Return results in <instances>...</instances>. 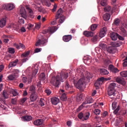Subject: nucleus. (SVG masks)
I'll use <instances>...</instances> for the list:
<instances>
[{"mask_svg":"<svg viewBox=\"0 0 127 127\" xmlns=\"http://www.w3.org/2000/svg\"><path fill=\"white\" fill-rule=\"evenodd\" d=\"M114 24L115 25H116L117 26H118L120 25V20L119 18H116L114 20Z\"/></svg>","mask_w":127,"mask_h":127,"instance_id":"36","label":"nucleus"},{"mask_svg":"<svg viewBox=\"0 0 127 127\" xmlns=\"http://www.w3.org/2000/svg\"><path fill=\"white\" fill-rule=\"evenodd\" d=\"M107 51L109 53L114 54L115 53V48L114 46H110L107 49Z\"/></svg>","mask_w":127,"mask_h":127,"instance_id":"20","label":"nucleus"},{"mask_svg":"<svg viewBox=\"0 0 127 127\" xmlns=\"http://www.w3.org/2000/svg\"><path fill=\"white\" fill-rule=\"evenodd\" d=\"M100 73L101 75H107L109 74V72L106 69L101 68L100 69Z\"/></svg>","mask_w":127,"mask_h":127,"instance_id":"25","label":"nucleus"},{"mask_svg":"<svg viewBox=\"0 0 127 127\" xmlns=\"http://www.w3.org/2000/svg\"><path fill=\"white\" fill-rule=\"evenodd\" d=\"M86 79L85 77H82L78 80L75 86L80 92H83L86 86Z\"/></svg>","mask_w":127,"mask_h":127,"instance_id":"1","label":"nucleus"},{"mask_svg":"<svg viewBox=\"0 0 127 127\" xmlns=\"http://www.w3.org/2000/svg\"><path fill=\"white\" fill-rule=\"evenodd\" d=\"M118 38L120 40H122V41L124 40V38L123 37H122V36H120V35H119V36H118Z\"/></svg>","mask_w":127,"mask_h":127,"instance_id":"64","label":"nucleus"},{"mask_svg":"<svg viewBox=\"0 0 127 127\" xmlns=\"http://www.w3.org/2000/svg\"><path fill=\"white\" fill-rule=\"evenodd\" d=\"M40 78H41V82H43V83H45V80L46 79V77L44 73H42L41 75H40Z\"/></svg>","mask_w":127,"mask_h":127,"instance_id":"27","label":"nucleus"},{"mask_svg":"<svg viewBox=\"0 0 127 127\" xmlns=\"http://www.w3.org/2000/svg\"><path fill=\"white\" fill-rule=\"evenodd\" d=\"M84 77L85 78V80H86V78L87 82H89V81H90V79L92 78V75H91L90 72H87L85 73V77H83L82 78H84Z\"/></svg>","mask_w":127,"mask_h":127,"instance_id":"23","label":"nucleus"},{"mask_svg":"<svg viewBox=\"0 0 127 127\" xmlns=\"http://www.w3.org/2000/svg\"><path fill=\"white\" fill-rule=\"evenodd\" d=\"M116 81L117 82L120 84H122L124 86L126 84L125 80H124L123 78H122L121 77H117Z\"/></svg>","mask_w":127,"mask_h":127,"instance_id":"15","label":"nucleus"},{"mask_svg":"<svg viewBox=\"0 0 127 127\" xmlns=\"http://www.w3.org/2000/svg\"><path fill=\"white\" fill-rule=\"evenodd\" d=\"M109 69L114 73H117L119 72V70L117 68L114 67V65L111 64L109 65Z\"/></svg>","mask_w":127,"mask_h":127,"instance_id":"14","label":"nucleus"},{"mask_svg":"<svg viewBox=\"0 0 127 127\" xmlns=\"http://www.w3.org/2000/svg\"><path fill=\"white\" fill-rule=\"evenodd\" d=\"M14 7V5L11 3L4 4L2 6V8L6 10H12Z\"/></svg>","mask_w":127,"mask_h":127,"instance_id":"8","label":"nucleus"},{"mask_svg":"<svg viewBox=\"0 0 127 127\" xmlns=\"http://www.w3.org/2000/svg\"><path fill=\"white\" fill-rule=\"evenodd\" d=\"M103 20L105 21H108L110 19V14L108 13H106L103 15Z\"/></svg>","mask_w":127,"mask_h":127,"instance_id":"28","label":"nucleus"},{"mask_svg":"<svg viewBox=\"0 0 127 127\" xmlns=\"http://www.w3.org/2000/svg\"><path fill=\"white\" fill-rule=\"evenodd\" d=\"M127 24L123 23L120 27V35L124 37H127Z\"/></svg>","mask_w":127,"mask_h":127,"instance_id":"4","label":"nucleus"},{"mask_svg":"<svg viewBox=\"0 0 127 127\" xmlns=\"http://www.w3.org/2000/svg\"><path fill=\"white\" fill-rule=\"evenodd\" d=\"M96 115H99L100 114V110L99 109H95L93 112Z\"/></svg>","mask_w":127,"mask_h":127,"instance_id":"56","label":"nucleus"},{"mask_svg":"<svg viewBox=\"0 0 127 127\" xmlns=\"http://www.w3.org/2000/svg\"><path fill=\"white\" fill-rule=\"evenodd\" d=\"M37 72H38V69L36 68L35 69V70L32 71V76L35 77V76L36 75Z\"/></svg>","mask_w":127,"mask_h":127,"instance_id":"49","label":"nucleus"},{"mask_svg":"<svg viewBox=\"0 0 127 127\" xmlns=\"http://www.w3.org/2000/svg\"><path fill=\"white\" fill-rule=\"evenodd\" d=\"M88 60H91V57H85L83 58V61H87Z\"/></svg>","mask_w":127,"mask_h":127,"instance_id":"61","label":"nucleus"},{"mask_svg":"<svg viewBox=\"0 0 127 127\" xmlns=\"http://www.w3.org/2000/svg\"><path fill=\"white\" fill-rule=\"evenodd\" d=\"M19 70L18 69H14L13 73L11 74H14V75L18 76V74H19Z\"/></svg>","mask_w":127,"mask_h":127,"instance_id":"53","label":"nucleus"},{"mask_svg":"<svg viewBox=\"0 0 127 127\" xmlns=\"http://www.w3.org/2000/svg\"><path fill=\"white\" fill-rule=\"evenodd\" d=\"M30 102H35L38 99V95L37 93H30Z\"/></svg>","mask_w":127,"mask_h":127,"instance_id":"9","label":"nucleus"},{"mask_svg":"<svg viewBox=\"0 0 127 127\" xmlns=\"http://www.w3.org/2000/svg\"><path fill=\"white\" fill-rule=\"evenodd\" d=\"M62 9L60 8L59 10H58L57 15H56V19H58L59 18V23H61V24H62L63 22H64V21L65 20V17L62 16Z\"/></svg>","mask_w":127,"mask_h":127,"instance_id":"5","label":"nucleus"},{"mask_svg":"<svg viewBox=\"0 0 127 127\" xmlns=\"http://www.w3.org/2000/svg\"><path fill=\"white\" fill-rule=\"evenodd\" d=\"M119 36L117 33L112 32L110 33V37L113 41H116Z\"/></svg>","mask_w":127,"mask_h":127,"instance_id":"12","label":"nucleus"},{"mask_svg":"<svg viewBox=\"0 0 127 127\" xmlns=\"http://www.w3.org/2000/svg\"><path fill=\"white\" fill-rule=\"evenodd\" d=\"M68 72H61V76H60V77H61V79L62 80V82H63L64 81V79H66L67 78H68Z\"/></svg>","mask_w":127,"mask_h":127,"instance_id":"10","label":"nucleus"},{"mask_svg":"<svg viewBox=\"0 0 127 127\" xmlns=\"http://www.w3.org/2000/svg\"><path fill=\"white\" fill-rule=\"evenodd\" d=\"M83 35H85V37H92L94 35V32L92 31H85L83 33Z\"/></svg>","mask_w":127,"mask_h":127,"instance_id":"17","label":"nucleus"},{"mask_svg":"<svg viewBox=\"0 0 127 127\" xmlns=\"http://www.w3.org/2000/svg\"><path fill=\"white\" fill-rule=\"evenodd\" d=\"M61 99L63 101H66V100H67L66 94L63 93L61 97Z\"/></svg>","mask_w":127,"mask_h":127,"instance_id":"37","label":"nucleus"},{"mask_svg":"<svg viewBox=\"0 0 127 127\" xmlns=\"http://www.w3.org/2000/svg\"><path fill=\"white\" fill-rule=\"evenodd\" d=\"M43 124V120L39 119V120H36L35 122H34V125L39 126H41Z\"/></svg>","mask_w":127,"mask_h":127,"instance_id":"22","label":"nucleus"},{"mask_svg":"<svg viewBox=\"0 0 127 127\" xmlns=\"http://www.w3.org/2000/svg\"><path fill=\"white\" fill-rule=\"evenodd\" d=\"M18 62H19V60H17V59L10 62L9 63V64H8V68H10L12 67L15 66L16 65H17Z\"/></svg>","mask_w":127,"mask_h":127,"instance_id":"13","label":"nucleus"},{"mask_svg":"<svg viewBox=\"0 0 127 127\" xmlns=\"http://www.w3.org/2000/svg\"><path fill=\"white\" fill-rule=\"evenodd\" d=\"M57 8V4L55 3V5H54V7H53V9H52V12L56 11Z\"/></svg>","mask_w":127,"mask_h":127,"instance_id":"59","label":"nucleus"},{"mask_svg":"<svg viewBox=\"0 0 127 127\" xmlns=\"http://www.w3.org/2000/svg\"><path fill=\"white\" fill-rule=\"evenodd\" d=\"M99 46L101 49H104L106 48V45L104 44V43H103L102 42H101L100 43H99Z\"/></svg>","mask_w":127,"mask_h":127,"instance_id":"39","label":"nucleus"},{"mask_svg":"<svg viewBox=\"0 0 127 127\" xmlns=\"http://www.w3.org/2000/svg\"><path fill=\"white\" fill-rule=\"evenodd\" d=\"M6 24V19L2 18L0 20V27L3 28L5 26Z\"/></svg>","mask_w":127,"mask_h":127,"instance_id":"26","label":"nucleus"},{"mask_svg":"<svg viewBox=\"0 0 127 127\" xmlns=\"http://www.w3.org/2000/svg\"><path fill=\"white\" fill-rule=\"evenodd\" d=\"M51 101L52 104L55 106L57 105L60 102V100L59 98L55 97H52L51 99Z\"/></svg>","mask_w":127,"mask_h":127,"instance_id":"11","label":"nucleus"},{"mask_svg":"<svg viewBox=\"0 0 127 127\" xmlns=\"http://www.w3.org/2000/svg\"><path fill=\"white\" fill-rule=\"evenodd\" d=\"M108 4L107 0H101V5L102 6H106Z\"/></svg>","mask_w":127,"mask_h":127,"instance_id":"38","label":"nucleus"},{"mask_svg":"<svg viewBox=\"0 0 127 127\" xmlns=\"http://www.w3.org/2000/svg\"><path fill=\"white\" fill-rule=\"evenodd\" d=\"M26 9L28 10V12L30 13V15L31 16H33V10H32V9H31L29 6H26Z\"/></svg>","mask_w":127,"mask_h":127,"instance_id":"43","label":"nucleus"},{"mask_svg":"<svg viewBox=\"0 0 127 127\" xmlns=\"http://www.w3.org/2000/svg\"><path fill=\"white\" fill-rule=\"evenodd\" d=\"M117 107V102H114L112 103V109L115 110Z\"/></svg>","mask_w":127,"mask_h":127,"instance_id":"51","label":"nucleus"},{"mask_svg":"<svg viewBox=\"0 0 127 127\" xmlns=\"http://www.w3.org/2000/svg\"><path fill=\"white\" fill-rule=\"evenodd\" d=\"M20 14L22 15V16H25V15L26 14V11L25 8L22 7L20 9Z\"/></svg>","mask_w":127,"mask_h":127,"instance_id":"33","label":"nucleus"},{"mask_svg":"<svg viewBox=\"0 0 127 127\" xmlns=\"http://www.w3.org/2000/svg\"><path fill=\"white\" fill-rule=\"evenodd\" d=\"M120 75H121V76H122V77H127V71L121 72Z\"/></svg>","mask_w":127,"mask_h":127,"instance_id":"44","label":"nucleus"},{"mask_svg":"<svg viewBox=\"0 0 127 127\" xmlns=\"http://www.w3.org/2000/svg\"><path fill=\"white\" fill-rule=\"evenodd\" d=\"M29 54H30V52L29 51H28L27 52H26V53H25L24 54H22V57H23V58H27V56H29Z\"/></svg>","mask_w":127,"mask_h":127,"instance_id":"52","label":"nucleus"},{"mask_svg":"<svg viewBox=\"0 0 127 127\" xmlns=\"http://www.w3.org/2000/svg\"><path fill=\"white\" fill-rule=\"evenodd\" d=\"M21 119H22V120L23 121L29 122L32 120V118L30 116H24L23 117H22Z\"/></svg>","mask_w":127,"mask_h":127,"instance_id":"24","label":"nucleus"},{"mask_svg":"<svg viewBox=\"0 0 127 127\" xmlns=\"http://www.w3.org/2000/svg\"><path fill=\"white\" fill-rule=\"evenodd\" d=\"M17 77H18V75H14V74H10L9 75H8L7 78L10 80H13L16 78H17Z\"/></svg>","mask_w":127,"mask_h":127,"instance_id":"30","label":"nucleus"},{"mask_svg":"<svg viewBox=\"0 0 127 127\" xmlns=\"http://www.w3.org/2000/svg\"><path fill=\"white\" fill-rule=\"evenodd\" d=\"M116 87H117L116 84L115 83H112L110 84V86H109L108 90H115Z\"/></svg>","mask_w":127,"mask_h":127,"instance_id":"32","label":"nucleus"},{"mask_svg":"<svg viewBox=\"0 0 127 127\" xmlns=\"http://www.w3.org/2000/svg\"><path fill=\"white\" fill-rule=\"evenodd\" d=\"M85 105L86 104L85 103L81 104L80 106H79L78 108H77V111L79 112V111H81L83 109V108H84V107L85 106Z\"/></svg>","mask_w":127,"mask_h":127,"instance_id":"46","label":"nucleus"},{"mask_svg":"<svg viewBox=\"0 0 127 127\" xmlns=\"http://www.w3.org/2000/svg\"><path fill=\"white\" fill-rule=\"evenodd\" d=\"M8 52L10 54H13L14 53H15V49L12 48H9Z\"/></svg>","mask_w":127,"mask_h":127,"instance_id":"50","label":"nucleus"},{"mask_svg":"<svg viewBox=\"0 0 127 127\" xmlns=\"http://www.w3.org/2000/svg\"><path fill=\"white\" fill-rule=\"evenodd\" d=\"M111 6H107L104 8V11L105 12H110L111 10Z\"/></svg>","mask_w":127,"mask_h":127,"instance_id":"48","label":"nucleus"},{"mask_svg":"<svg viewBox=\"0 0 127 127\" xmlns=\"http://www.w3.org/2000/svg\"><path fill=\"white\" fill-rule=\"evenodd\" d=\"M120 106H118V108H117V109L114 110V114L115 115H117L118 112L120 111Z\"/></svg>","mask_w":127,"mask_h":127,"instance_id":"58","label":"nucleus"},{"mask_svg":"<svg viewBox=\"0 0 127 127\" xmlns=\"http://www.w3.org/2000/svg\"><path fill=\"white\" fill-rule=\"evenodd\" d=\"M94 102V100L92 98V97H87L85 99V102H83V103H85V105L93 103Z\"/></svg>","mask_w":127,"mask_h":127,"instance_id":"18","label":"nucleus"},{"mask_svg":"<svg viewBox=\"0 0 127 127\" xmlns=\"http://www.w3.org/2000/svg\"><path fill=\"white\" fill-rule=\"evenodd\" d=\"M61 81L62 82V79H61L60 75H57V77L53 76L52 77L51 82L54 86L59 87Z\"/></svg>","mask_w":127,"mask_h":127,"instance_id":"2","label":"nucleus"},{"mask_svg":"<svg viewBox=\"0 0 127 127\" xmlns=\"http://www.w3.org/2000/svg\"><path fill=\"white\" fill-rule=\"evenodd\" d=\"M97 40H98V36L95 35V36L92 37V38L91 39V41H92L93 42H95L97 41Z\"/></svg>","mask_w":127,"mask_h":127,"instance_id":"54","label":"nucleus"},{"mask_svg":"<svg viewBox=\"0 0 127 127\" xmlns=\"http://www.w3.org/2000/svg\"><path fill=\"white\" fill-rule=\"evenodd\" d=\"M11 93H12V97H15V96H17L19 95V94L18 93L17 91H16L14 89L11 90Z\"/></svg>","mask_w":127,"mask_h":127,"instance_id":"42","label":"nucleus"},{"mask_svg":"<svg viewBox=\"0 0 127 127\" xmlns=\"http://www.w3.org/2000/svg\"><path fill=\"white\" fill-rule=\"evenodd\" d=\"M42 49L41 48H37L35 50V53H38L41 52Z\"/></svg>","mask_w":127,"mask_h":127,"instance_id":"62","label":"nucleus"},{"mask_svg":"<svg viewBox=\"0 0 127 127\" xmlns=\"http://www.w3.org/2000/svg\"><path fill=\"white\" fill-rule=\"evenodd\" d=\"M97 27H98V26L96 24H93L91 26V30L92 31H94L95 30H96Z\"/></svg>","mask_w":127,"mask_h":127,"instance_id":"45","label":"nucleus"},{"mask_svg":"<svg viewBox=\"0 0 127 127\" xmlns=\"http://www.w3.org/2000/svg\"><path fill=\"white\" fill-rule=\"evenodd\" d=\"M28 99L27 97H23L21 99H20V104H23V103H25L26 101H27Z\"/></svg>","mask_w":127,"mask_h":127,"instance_id":"47","label":"nucleus"},{"mask_svg":"<svg viewBox=\"0 0 127 127\" xmlns=\"http://www.w3.org/2000/svg\"><path fill=\"white\" fill-rule=\"evenodd\" d=\"M111 80V78H105L104 77H101L97 79L96 82L94 83V86L96 89H99V86L102 84L104 81H110Z\"/></svg>","mask_w":127,"mask_h":127,"instance_id":"3","label":"nucleus"},{"mask_svg":"<svg viewBox=\"0 0 127 127\" xmlns=\"http://www.w3.org/2000/svg\"><path fill=\"white\" fill-rule=\"evenodd\" d=\"M78 117L79 120L83 119V114L82 112L79 113Z\"/></svg>","mask_w":127,"mask_h":127,"instance_id":"57","label":"nucleus"},{"mask_svg":"<svg viewBox=\"0 0 127 127\" xmlns=\"http://www.w3.org/2000/svg\"><path fill=\"white\" fill-rule=\"evenodd\" d=\"M47 43V40L46 39H39V40L37 41V43H36V46H45L46 45Z\"/></svg>","mask_w":127,"mask_h":127,"instance_id":"7","label":"nucleus"},{"mask_svg":"<svg viewBox=\"0 0 127 127\" xmlns=\"http://www.w3.org/2000/svg\"><path fill=\"white\" fill-rule=\"evenodd\" d=\"M17 98H18V97H15L14 98H12L11 99V103H12V104H16V103L17 102Z\"/></svg>","mask_w":127,"mask_h":127,"instance_id":"55","label":"nucleus"},{"mask_svg":"<svg viewBox=\"0 0 127 127\" xmlns=\"http://www.w3.org/2000/svg\"><path fill=\"white\" fill-rule=\"evenodd\" d=\"M65 88L66 90H70L71 89L70 85L68 83V81H65Z\"/></svg>","mask_w":127,"mask_h":127,"instance_id":"40","label":"nucleus"},{"mask_svg":"<svg viewBox=\"0 0 127 127\" xmlns=\"http://www.w3.org/2000/svg\"><path fill=\"white\" fill-rule=\"evenodd\" d=\"M43 3H45V5L48 7H50L51 3L50 1L49 0H43Z\"/></svg>","mask_w":127,"mask_h":127,"instance_id":"34","label":"nucleus"},{"mask_svg":"<svg viewBox=\"0 0 127 127\" xmlns=\"http://www.w3.org/2000/svg\"><path fill=\"white\" fill-rule=\"evenodd\" d=\"M90 112H85L84 114H83V119H82V121H84L88 120V119L90 118Z\"/></svg>","mask_w":127,"mask_h":127,"instance_id":"21","label":"nucleus"},{"mask_svg":"<svg viewBox=\"0 0 127 127\" xmlns=\"http://www.w3.org/2000/svg\"><path fill=\"white\" fill-rule=\"evenodd\" d=\"M63 41L65 42H68L72 39V36L71 35H65L64 36L63 38Z\"/></svg>","mask_w":127,"mask_h":127,"instance_id":"19","label":"nucleus"},{"mask_svg":"<svg viewBox=\"0 0 127 127\" xmlns=\"http://www.w3.org/2000/svg\"><path fill=\"white\" fill-rule=\"evenodd\" d=\"M2 96L5 99H7L9 97V95H8V92L7 90H4L3 92H2Z\"/></svg>","mask_w":127,"mask_h":127,"instance_id":"35","label":"nucleus"},{"mask_svg":"<svg viewBox=\"0 0 127 127\" xmlns=\"http://www.w3.org/2000/svg\"><path fill=\"white\" fill-rule=\"evenodd\" d=\"M83 97V94L81 93L79 94V96H77L76 97L77 101L80 102L81 100H82Z\"/></svg>","mask_w":127,"mask_h":127,"instance_id":"41","label":"nucleus"},{"mask_svg":"<svg viewBox=\"0 0 127 127\" xmlns=\"http://www.w3.org/2000/svg\"><path fill=\"white\" fill-rule=\"evenodd\" d=\"M45 93H47L48 96H49L51 94V90L50 89H47L45 90Z\"/></svg>","mask_w":127,"mask_h":127,"instance_id":"60","label":"nucleus"},{"mask_svg":"<svg viewBox=\"0 0 127 127\" xmlns=\"http://www.w3.org/2000/svg\"><path fill=\"white\" fill-rule=\"evenodd\" d=\"M29 94H33V93H36V92H35V86L32 85L30 86L29 88Z\"/></svg>","mask_w":127,"mask_h":127,"instance_id":"29","label":"nucleus"},{"mask_svg":"<svg viewBox=\"0 0 127 127\" xmlns=\"http://www.w3.org/2000/svg\"><path fill=\"white\" fill-rule=\"evenodd\" d=\"M108 95L110 96H113L112 99H118L119 96H118L119 94L115 89H108Z\"/></svg>","mask_w":127,"mask_h":127,"instance_id":"6","label":"nucleus"},{"mask_svg":"<svg viewBox=\"0 0 127 127\" xmlns=\"http://www.w3.org/2000/svg\"><path fill=\"white\" fill-rule=\"evenodd\" d=\"M106 28L104 27L102 29H101L99 34V37L101 38H103L106 35Z\"/></svg>","mask_w":127,"mask_h":127,"instance_id":"16","label":"nucleus"},{"mask_svg":"<svg viewBox=\"0 0 127 127\" xmlns=\"http://www.w3.org/2000/svg\"><path fill=\"white\" fill-rule=\"evenodd\" d=\"M123 66L125 67H127V61H124L123 63Z\"/></svg>","mask_w":127,"mask_h":127,"instance_id":"63","label":"nucleus"},{"mask_svg":"<svg viewBox=\"0 0 127 127\" xmlns=\"http://www.w3.org/2000/svg\"><path fill=\"white\" fill-rule=\"evenodd\" d=\"M47 30L49 31V33L53 34L57 31V29L56 27H52L48 29Z\"/></svg>","mask_w":127,"mask_h":127,"instance_id":"31","label":"nucleus"}]
</instances>
